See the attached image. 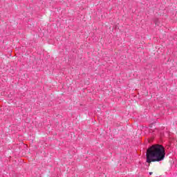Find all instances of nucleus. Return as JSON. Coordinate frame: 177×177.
I'll use <instances>...</instances> for the list:
<instances>
[{
	"label": "nucleus",
	"instance_id": "1",
	"mask_svg": "<svg viewBox=\"0 0 177 177\" xmlns=\"http://www.w3.org/2000/svg\"><path fill=\"white\" fill-rule=\"evenodd\" d=\"M147 162H160L165 158V149L162 145H154L147 150Z\"/></svg>",
	"mask_w": 177,
	"mask_h": 177
},
{
	"label": "nucleus",
	"instance_id": "2",
	"mask_svg": "<svg viewBox=\"0 0 177 177\" xmlns=\"http://www.w3.org/2000/svg\"><path fill=\"white\" fill-rule=\"evenodd\" d=\"M149 175H153V172H149Z\"/></svg>",
	"mask_w": 177,
	"mask_h": 177
}]
</instances>
